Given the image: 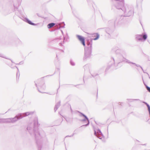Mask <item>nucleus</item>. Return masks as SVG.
Here are the masks:
<instances>
[{
    "label": "nucleus",
    "mask_w": 150,
    "mask_h": 150,
    "mask_svg": "<svg viewBox=\"0 0 150 150\" xmlns=\"http://www.w3.org/2000/svg\"><path fill=\"white\" fill-rule=\"evenodd\" d=\"M77 37L78 40L81 42L82 45L85 46V39L84 38L80 35H77Z\"/></svg>",
    "instance_id": "obj_1"
},
{
    "label": "nucleus",
    "mask_w": 150,
    "mask_h": 150,
    "mask_svg": "<svg viewBox=\"0 0 150 150\" xmlns=\"http://www.w3.org/2000/svg\"><path fill=\"white\" fill-rule=\"evenodd\" d=\"M142 37H143V38L144 40H145L147 38V36L146 35H143L142 36Z\"/></svg>",
    "instance_id": "obj_6"
},
{
    "label": "nucleus",
    "mask_w": 150,
    "mask_h": 150,
    "mask_svg": "<svg viewBox=\"0 0 150 150\" xmlns=\"http://www.w3.org/2000/svg\"><path fill=\"white\" fill-rule=\"evenodd\" d=\"M55 23H50L47 25V28L49 29L50 28H52V27H53L55 25Z\"/></svg>",
    "instance_id": "obj_2"
},
{
    "label": "nucleus",
    "mask_w": 150,
    "mask_h": 150,
    "mask_svg": "<svg viewBox=\"0 0 150 150\" xmlns=\"http://www.w3.org/2000/svg\"><path fill=\"white\" fill-rule=\"evenodd\" d=\"M147 90L150 92V88L148 87H146Z\"/></svg>",
    "instance_id": "obj_7"
},
{
    "label": "nucleus",
    "mask_w": 150,
    "mask_h": 150,
    "mask_svg": "<svg viewBox=\"0 0 150 150\" xmlns=\"http://www.w3.org/2000/svg\"><path fill=\"white\" fill-rule=\"evenodd\" d=\"M27 23H28L29 24H30V25H35V24L33 23L32 22H31V21L29 20H27Z\"/></svg>",
    "instance_id": "obj_5"
},
{
    "label": "nucleus",
    "mask_w": 150,
    "mask_h": 150,
    "mask_svg": "<svg viewBox=\"0 0 150 150\" xmlns=\"http://www.w3.org/2000/svg\"><path fill=\"white\" fill-rule=\"evenodd\" d=\"M142 35H138L137 37V40H142Z\"/></svg>",
    "instance_id": "obj_4"
},
{
    "label": "nucleus",
    "mask_w": 150,
    "mask_h": 150,
    "mask_svg": "<svg viewBox=\"0 0 150 150\" xmlns=\"http://www.w3.org/2000/svg\"><path fill=\"white\" fill-rule=\"evenodd\" d=\"M146 104V105H147V106L148 107V110H150V106L148 104Z\"/></svg>",
    "instance_id": "obj_8"
},
{
    "label": "nucleus",
    "mask_w": 150,
    "mask_h": 150,
    "mask_svg": "<svg viewBox=\"0 0 150 150\" xmlns=\"http://www.w3.org/2000/svg\"><path fill=\"white\" fill-rule=\"evenodd\" d=\"M93 37H96V38L93 39L94 40H97L99 38V35L98 34H93Z\"/></svg>",
    "instance_id": "obj_3"
}]
</instances>
